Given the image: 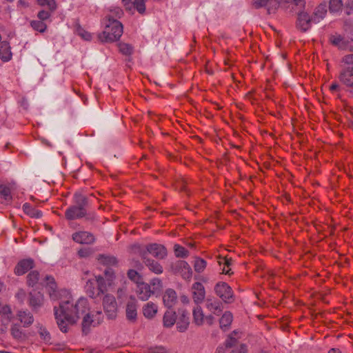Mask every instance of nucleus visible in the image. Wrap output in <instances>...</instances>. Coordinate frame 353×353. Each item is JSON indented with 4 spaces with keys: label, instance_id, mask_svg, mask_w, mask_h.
Instances as JSON below:
<instances>
[{
    "label": "nucleus",
    "instance_id": "nucleus-52",
    "mask_svg": "<svg viewBox=\"0 0 353 353\" xmlns=\"http://www.w3.org/2000/svg\"><path fill=\"white\" fill-rule=\"evenodd\" d=\"M37 17L41 21L48 19L50 17V13L48 11L41 10L39 12Z\"/></svg>",
    "mask_w": 353,
    "mask_h": 353
},
{
    "label": "nucleus",
    "instance_id": "nucleus-14",
    "mask_svg": "<svg viewBox=\"0 0 353 353\" xmlns=\"http://www.w3.org/2000/svg\"><path fill=\"white\" fill-rule=\"evenodd\" d=\"M277 0H252V5L255 8L267 6L269 14L274 13L279 7Z\"/></svg>",
    "mask_w": 353,
    "mask_h": 353
},
{
    "label": "nucleus",
    "instance_id": "nucleus-8",
    "mask_svg": "<svg viewBox=\"0 0 353 353\" xmlns=\"http://www.w3.org/2000/svg\"><path fill=\"white\" fill-rule=\"evenodd\" d=\"M171 270L174 274H179L185 280H190L192 276V269L185 261H177L173 263L171 265Z\"/></svg>",
    "mask_w": 353,
    "mask_h": 353
},
{
    "label": "nucleus",
    "instance_id": "nucleus-20",
    "mask_svg": "<svg viewBox=\"0 0 353 353\" xmlns=\"http://www.w3.org/2000/svg\"><path fill=\"white\" fill-rule=\"evenodd\" d=\"M97 276H93L92 278L88 279L85 285L86 293L91 298H96L101 294L100 293H98V288H95V285H97V281H95V279H97Z\"/></svg>",
    "mask_w": 353,
    "mask_h": 353
},
{
    "label": "nucleus",
    "instance_id": "nucleus-7",
    "mask_svg": "<svg viewBox=\"0 0 353 353\" xmlns=\"http://www.w3.org/2000/svg\"><path fill=\"white\" fill-rule=\"evenodd\" d=\"M215 292L225 303L234 301V293L232 289L225 282L218 283L214 288Z\"/></svg>",
    "mask_w": 353,
    "mask_h": 353
},
{
    "label": "nucleus",
    "instance_id": "nucleus-58",
    "mask_svg": "<svg viewBox=\"0 0 353 353\" xmlns=\"http://www.w3.org/2000/svg\"><path fill=\"white\" fill-rule=\"evenodd\" d=\"M206 320L208 323L211 325L213 323L214 317L212 315H209L206 316Z\"/></svg>",
    "mask_w": 353,
    "mask_h": 353
},
{
    "label": "nucleus",
    "instance_id": "nucleus-29",
    "mask_svg": "<svg viewBox=\"0 0 353 353\" xmlns=\"http://www.w3.org/2000/svg\"><path fill=\"white\" fill-rule=\"evenodd\" d=\"M327 14V7L325 4H320L314 12L313 22L318 23L323 19Z\"/></svg>",
    "mask_w": 353,
    "mask_h": 353
},
{
    "label": "nucleus",
    "instance_id": "nucleus-42",
    "mask_svg": "<svg viewBox=\"0 0 353 353\" xmlns=\"http://www.w3.org/2000/svg\"><path fill=\"white\" fill-rule=\"evenodd\" d=\"M12 314V310L8 305L3 304L0 301V315L2 317L6 316L8 320H10Z\"/></svg>",
    "mask_w": 353,
    "mask_h": 353
},
{
    "label": "nucleus",
    "instance_id": "nucleus-59",
    "mask_svg": "<svg viewBox=\"0 0 353 353\" xmlns=\"http://www.w3.org/2000/svg\"><path fill=\"white\" fill-rule=\"evenodd\" d=\"M338 88H339V85L337 83H332L330 85V90L334 91V90H336Z\"/></svg>",
    "mask_w": 353,
    "mask_h": 353
},
{
    "label": "nucleus",
    "instance_id": "nucleus-47",
    "mask_svg": "<svg viewBox=\"0 0 353 353\" xmlns=\"http://www.w3.org/2000/svg\"><path fill=\"white\" fill-rule=\"evenodd\" d=\"M39 335L41 339L46 342H50L51 337L50 332L45 327H40L39 331Z\"/></svg>",
    "mask_w": 353,
    "mask_h": 353
},
{
    "label": "nucleus",
    "instance_id": "nucleus-3",
    "mask_svg": "<svg viewBox=\"0 0 353 353\" xmlns=\"http://www.w3.org/2000/svg\"><path fill=\"white\" fill-rule=\"evenodd\" d=\"M132 250L134 253L138 254L141 258H145L150 254L158 259H163L168 254L165 247L158 243H150L145 247L134 245L132 246Z\"/></svg>",
    "mask_w": 353,
    "mask_h": 353
},
{
    "label": "nucleus",
    "instance_id": "nucleus-32",
    "mask_svg": "<svg viewBox=\"0 0 353 353\" xmlns=\"http://www.w3.org/2000/svg\"><path fill=\"white\" fill-rule=\"evenodd\" d=\"M99 262L104 265L112 266L117 263V260L114 256L101 254L97 257Z\"/></svg>",
    "mask_w": 353,
    "mask_h": 353
},
{
    "label": "nucleus",
    "instance_id": "nucleus-35",
    "mask_svg": "<svg viewBox=\"0 0 353 353\" xmlns=\"http://www.w3.org/2000/svg\"><path fill=\"white\" fill-rule=\"evenodd\" d=\"M12 199L10 190L5 185H0V203H3Z\"/></svg>",
    "mask_w": 353,
    "mask_h": 353
},
{
    "label": "nucleus",
    "instance_id": "nucleus-38",
    "mask_svg": "<svg viewBox=\"0 0 353 353\" xmlns=\"http://www.w3.org/2000/svg\"><path fill=\"white\" fill-rule=\"evenodd\" d=\"M343 4L341 0H330L329 9L331 12L341 11Z\"/></svg>",
    "mask_w": 353,
    "mask_h": 353
},
{
    "label": "nucleus",
    "instance_id": "nucleus-34",
    "mask_svg": "<svg viewBox=\"0 0 353 353\" xmlns=\"http://www.w3.org/2000/svg\"><path fill=\"white\" fill-rule=\"evenodd\" d=\"M193 318L194 321L196 325H201L203 324L204 321V314L200 306L198 305L193 310Z\"/></svg>",
    "mask_w": 353,
    "mask_h": 353
},
{
    "label": "nucleus",
    "instance_id": "nucleus-16",
    "mask_svg": "<svg viewBox=\"0 0 353 353\" xmlns=\"http://www.w3.org/2000/svg\"><path fill=\"white\" fill-rule=\"evenodd\" d=\"M34 261L31 259L21 260L14 268L17 275H23L34 267Z\"/></svg>",
    "mask_w": 353,
    "mask_h": 353
},
{
    "label": "nucleus",
    "instance_id": "nucleus-45",
    "mask_svg": "<svg viewBox=\"0 0 353 353\" xmlns=\"http://www.w3.org/2000/svg\"><path fill=\"white\" fill-rule=\"evenodd\" d=\"M31 26L34 30L40 32H43L47 28L46 23L41 21H32Z\"/></svg>",
    "mask_w": 353,
    "mask_h": 353
},
{
    "label": "nucleus",
    "instance_id": "nucleus-18",
    "mask_svg": "<svg viewBox=\"0 0 353 353\" xmlns=\"http://www.w3.org/2000/svg\"><path fill=\"white\" fill-rule=\"evenodd\" d=\"M206 308L212 313L219 315L223 310L222 303L216 299H208L205 301Z\"/></svg>",
    "mask_w": 353,
    "mask_h": 353
},
{
    "label": "nucleus",
    "instance_id": "nucleus-43",
    "mask_svg": "<svg viewBox=\"0 0 353 353\" xmlns=\"http://www.w3.org/2000/svg\"><path fill=\"white\" fill-rule=\"evenodd\" d=\"M174 251L176 257H187L188 256V251L183 246L175 244L174 246Z\"/></svg>",
    "mask_w": 353,
    "mask_h": 353
},
{
    "label": "nucleus",
    "instance_id": "nucleus-54",
    "mask_svg": "<svg viewBox=\"0 0 353 353\" xmlns=\"http://www.w3.org/2000/svg\"><path fill=\"white\" fill-rule=\"evenodd\" d=\"M11 333L12 336L16 339H19L21 336V332L15 326L11 328Z\"/></svg>",
    "mask_w": 353,
    "mask_h": 353
},
{
    "label": "nucleus",
    "instance_id": "nucleus-55",
    "mask_svg": "<svg viewBox=\"0 0 353 353\" xmlns=\"http://www.w3.org/2000/svg\"><path fill=\"white\" fill-rule=\"evenodd\" d=\"M247 352V348L245 345L241 344L239 347L236 349L233 350L231 353H246Z\"/></svg>",
    "mask_w": 353,
    "mask_h": 353
},
{
    "label": "nucleus",
    "instance_id": "nucleus-9",
    "mask_svg": "<svg viewBox=\"0 0 353 353\" xmlns=\"http://www.w3.org/2000/svg\"><path fill=\"white\" fill-rule=\"evenodd\" d=\"M103 319L101 312H97L96 314H88L83 319L82 330L85 334L89 332L91 326L95 327L99 325Z\"/></svg>",
    "mask_w": 353,
    "mask_h": 353
},
{
    "label": "nucleus",
    "instance_id": "nucleus-12",
    "mask_svg": "<svg viewBox=\"0 0 353 353\" xmlns=\"http://www.w3.org/2000/svg\"><path fill=\"white\" fill-rule=\"evenodd\" d=\"M126 319L132 322H134L137 318V304L136 299L132 296L127 301L125 307Z\"/></svg>",
    "mask_w": 353,
    "mask_h": 353
},
{
    "label": "nucleus",
    "instance_id": "nucleus-6",
    "mask_svg": "<svg viewBox=\"0 0 353 353\" xmlns=\"http://www.w3.org/2000/svg\"><path fill=\"white\" fill-rule=\"evenodd\" d=\"M103 310L110 319H115L118 313V305L115 297L110 294H105L102 299Z\"/></svg>",
    "mask_w": 353,
    "mask_h": 353
},
{
    "label": "nucleus",
    "instance_id": "nucleus-1",
    "mask_svg": "<svg viewBox=\"0 0 353 353\" xmlns=\"http://www.w3.org/2000/svg\"><path fill=\"white\" fill-rule=\"evenodd\" d=\"M46 282L51 299L60 300L59 307H54V316L61 331L67 332L68 325L75 323L79 319L80 314L88 310V301L81 298L74 304L72 298L67 290L57 291V284L53 277L46 276Z\"/></svg>",
    "mask_w": 353,
    "mask_h": 353
},
{
    "label": "nucleus",
    "instance_id": "nucleus-25",
    "mask_svg": "<svg viewBox=\"0 0 353 353\" xmlns=\"http://www.w3.org/2000/svg\"><path fill=\"white\" fill-rule=\"evenodd\" d=\"M158 311V307L152 302H148L143 307V314L147 319H152Z\"/></svg>",
    "mask_w": 353,
    "mask_h": 353
},
{
    "label": "nucleus",
    "instance_id": "nucleus-41",
    "mask_svg": "<svg viewBox=\"0 0 353 353\" xmlns=\"http://www.w3.org/2000/svg\"><path fill=\"white\" fill-rule=\"evenodd\" d=\"M108 285H114L115 281V273L111 268H107L103 276Z\"/></svg>",
    "mask_w": 353,
    "mask_h": 353
},
{
    "label": "nucleus",
    "instance_id": "nucleus-46",
    "mask_svg": "<svg viewBox=\"0 0 353 353\" xmlns=\"http://www.w3.org/2000/svg\"><path fill=\"white\" fill-rule=\"evenodd\" d=\"M123 14V12L120 8H114L110 10V13L107 14V16H112V18L117 19V20L120 19Z\"/></svg>",
    "mask_w": 353,
    "mask_h": 353
},
{
    "label": "nucleus",
    "instance_id": "nucleus-62",
    "mask_svg": "<svg viewBox=\"0 0 353 353\" xmlns=\"http://www.w3.org/2000/svg\"><path fill=\"white\" fill-rule=\"evenodd\" d=\"M3 288V284L0 283V292H1Z\"/></svg>",
    "mask_w": 353,
    "mask_h": 353
},
{
    "label": "nucleus",
    "instance_id": "nucleus-63",
    "mask_svg": "<svg viewBox=\"0 0 353 353\" xmlns=\"http://www.w3.org/2000/svg\"><path fill=\"white\" fill-rule=\"evenodd\" d=\"M0 353H10V352H6V351H0Z\"/></svg>",
    "mask_w": 353,
    "mask_h": 353
},
{
    "label": "nucleus",
    "instance_id": "nucleus-31",
    "mask_svg": "<svg viewBox=\"0 0 353 353\" xmlns=\"http://www.w3.org/2000/svg\"><path fill=\"white\" fill-rule=\"evenodd\" d=\"M176 323V313L172 310H168L163 316V325L170 327Z\"/></svg>",
    "mask_w": 353,
    "mask_h": 353
},
{
    "label": "nucleus",
    "instance_id": "nucleus-5",
    "mask_svg": "<svg viewBox=\"0 0 353 353\" xmlns=\"http://www.w3.org/2000/svg\"><path fill=\"white\" fill-rule=\"evenodd\" d=\"M340 81L346 87L353 88V54H347L341 61Z\"/></svg>",
    "mask_w": 353,
    "mask_h": 353
},
{
    "label": "nucleus",
    "instance_id": "nucleus-39",
    "mask_svg": "<svg viewBox=\"0 0 353 353\" xmlns=\"http://www.w3.org/2000/svg\"><path fill=\"white\" fill-rule=\"evenodd\" d=\"M207 265L206 261L201 258H196L194 263V270L198 272L201 273L204 271Z\"/></svg>",
    "mask_w": 353,
    "mask_h": 353
},
{
    "label": "nucleus",
    "instance_id": "nucleus-23",
    "mask_svg": "<svg viewBox=\"0 0 353 353\" xmlns=\"http://www.w3.org/2000/svg\"><path fill=\"white\" fill-rule=\"evenodd\" d=\"M12 54L11 48L8 42L2 41L0 43V59L3 62H7L11 60Z\"/></svg>",
    "mask_w": 353,
    "mask_h": 353
},
{
    "label": "nucleus",
    "instance_id": "nucleus-26",
    "mask_svg": "<svg viewBox=\"0 0 353 353\" xmlns=\"http://www.w3.org/2000/svg\"><path fill=\"white\" fill-rule=\"evenodd\" d=\"M218 263L220 265V266H222L221 268L222 274L231 275L233 273L230 268L232 263V259L230 258L228 259L226 257H219Z\"/></svg>",
    "mask_w": 353,
    "mask_h": 353
},
{
    "label": "nucleus",
    "instance_id": "nucleus-21",
    "mask_svg": "<svg viewBox=\"0 0 353 353\" xmlns=\"http://www.w3.org/2000/svg\"><path fill=\"white\" fill-rule=\"evenodd\" d=\"M177 296L172 289H167L163 296L164 305L168 307H172L176 302Z\"/></svg>",
    "mask_w": 353,
    "mask_h": 353
},
{
    "label": "nucleus",
    "instance_id": "nucleus-61",
    "mask_svg": "<svg viewBox=\"0 0 353 353\" xmlns=\"http://www.w3.org/2000/svg\"><path fill=\"white\" fill-rule=\"evenodd\" d=\"M181 301L183 303H187L188 301V298L185 296L181 297Z\"/></svg>",
    "mask_w": 353,
    "mask_h": 353
},
{
    "label": "nucleus",
    "instance_id": "nucleus-37",
    "mask_svg": "<svg viewBox=\"0 0 353 353\" xmlns=\"http://www.w3.org/2000/svg\"><path fill=\"white\" fill-rule=\"evenodd\" d=\"M118 47L119 52L125 56H130L134 52V48L130 44L126 43H119Z\"/></svg>",
    "mask_w": 353,
    "mask_h": 353
},
{
    "label": "nucleus",
    "instance_id": "nucleus-19",
    "mask_svg": "<svg viewBox=\"0 0 353 353\" xmlns=\"http://www.w3.org/2000/svg\"><path fill=\"white\" fill-rule=\"evenodd\" d=\"M137 294L139 299L146 301L150 297L152 292L149 284L141 283L137 285Z\"/></svg>",
    "mask_w": 353,
    "mask_h": 353
},
{
    "label": "nucleus",
    "instance_id": "nucleus-50",
    "mask_svg": "<svg viewBox=\"0 0 353 353\" xmlns=\"http://www.w3.org/2000/svg\"><path fill=\"white\" fill-rule=\"evenodd\" d=\"M128 276L130 279L137 281L139 279V275L138 272L134 270H130L128 272Z\"/></svg>",
    "mask_w": 353,
    "mask_h": 353
},
{
    "label": "nucleus",
    "instance_id": "nucleus-33",
    "mask_svg": "<svg viewBox=\"0 0 353 353\" xmlns=\"http://www.w3.org/2000/svg\"><path fill=\"white\" fill-rule=\"evenodd\" d=\"M30 305L34 309H36L42 305L43 301V296L42 294L37 293V294L33 295L32 293H30Z\"/></svg>",
    "mask_w": 353,
    "mask_h": 353
},
{
    "label": "nucleus",
    "instance_id": "nucleus-4",
    "mask_svg": "<svg viewBox=\"0 0 353 353\" xmlns=\"http://www.w3.org/2000/svg\"><path fill=\"white\" fill-rule=\"evenodd\" d=\"M75 205L69 207L65 212L68 220L79 219L86 215V198L81 194H75Z\"/></svg>",
    "mask_w": 353,
    "mask_h": 353
},
{
    "label": "nucleus",
    "instance_id": "nucleus-36",
    "mask_svg": "<svg viewBox=\"0 0 353 353\" xmlns=\"http://www.w3.org/2000/svg\"><path fill=\"white\" fill-rule=\"evenodd\" d=\"M189 325V317L183 314L181 318L176 322V328L181 332H185Z\"/></svg>",
    "mask_w": 353,
    "mask_h": 353
},
{
    "label": "nucleus",
    "instance_id": "nucleus-44",
    "mask_svg": "<svg viewBox=\"0 0 353 353\" xmlns=\"http://www.w3.org/2000/svg\"><path fill=\"white\" fill-rule=\"evenodd\" d=\"M37 3L41 6H47L51 11L57 8L55 0H37Z\"/></svg>",
    "mask_w": 353,
    "mask_h": 353
},
{
    "label": "nucleus",
    "instance_id": "nucleus-48",
    "mask_svg": "<svg viewBox=\"0 0 353 353\" xmlns=\"http://www.w3.org/2000/svg\"><path fill=\"white\" fill-rule=\"evenodd\" d=\"M233 334H236V332H233L231 335L229 336L228 339L225 341V346L227 347H232L236 344V339L232 336Z\"/></svg>",
    "mask_w": 353,
    "mask_h": 353
},
{
    "label": "nucleus",
    "instance_id": "nucleus-24",
    "mask_svg": "<svg viewBox=\"0 0 353 353\" xmlns=\"http://www.w3.org/2000/svg\"><path fill=\"white\" fill-rule=\"evenodd\" d=\"M17 316L25 327L30 326L34 321L33 316L30 312L19 311Z\"/></svg>",
    "mask_w": 353,
    "mask_h": 353
},
{
    "label": "nucleus",
    "instance_id": "nucleus-56",
    "mask_svg": "<svg viewBox=\"0 0 353 353\" xmlns=\"http://www.w3.org/2000/svg\"><path fill=\"white\" fill-rule=\"evenodd\" d=\"M285 2L290 4H294L296 6L303 5V0H285Z\"/></svg>",
    "mask_w": 353,
    "mask_h": 353
},
{
    "label": "nucleus",
    "instance_id": "nucleus-28",
    "mask_svg": "<svg viewBox=\"0 0 353 353\" xmlns=\"http://www.w3.org/2000/svg\"><path fill=\"white\" fill-rule=\"evenodd\" d=\"M233 321V315L230 312H225L219 320L220 327L222 330H226L230 326Z\"/></svg>",
    "mask_w": 353,
    "mask_h": 353
},
{
    "label": "nucleus",
    "instance_id": "nucleus-51",
    "mask_svg": "<svg viewBox=\"0 0 353 353\" xmlns=\"http://www.w3.org/2000/svg\"><path fill=\"white\" fill-rule=\"evenodd\" d=\"M78 34L86 41H89L92 39L90 33L83 29H79L78 30Z\"/></svg>",
    "mask_w": 353,
    "mask_h": 353
},
{
    "label": "nucleus",
    "instance_id": "nucleus-15",
    "mask_svg": "<svg viewBox=\"0 0 353 353\" xmlns=\"http://www.w3.org/2000/svg\"><path fill=\"white\" fill-rule=\"evenodd\" d=\"M192 297L196 303H201L205 299V292L203 285L200 282L194 283L192 286Z\"/></svg>",
    "mask_w": 353,
    "mask_h": 353
},
{
    "label": "nucleus",
    "instance_id": "nucleus-22",
    "mask_svg": "<svg viewBox=\"0 0 353 353\" xmlns=\"http://www.w3.org/2000/svg\"><path fill=\"white\" fill-rule=\"evenodd\" d=\"M145 265L148 268V269L157 274H160L163 272V269L162 265L157 261L145 256V258H141Z\"/></svg>",
    "mask_w": 353,
    "mask_h": 353
},
{
    "label": "nucleus",
    "instance_id": "nucleus-10",
    "mask_svg": "<svg viewBox=\"0 0 353 353\" xmlns=\"http://www.w3.org/2000/svg\"><path fill=\"white\" fill-rule=\"evenodd\" d=\"M72 240L79 244H92L95 242L94 234L88 231H79L72 234Z\"/></svg>",
    "mask_w": 353,
    "mask_h": 353
},
{
    "label": "nucleus",
    "instance_id": "nucleus-49",
    "mask_svg": "<svg viewBox=\"0 0 353 353\" xmlns=\"http://www.w3.org/2000/svg\"><path fill=\"white\" fill-rule=\"evenodd\" d=\"M345 12L347 15L353 12V0H347L345 4Z\"/></svg>",
    "mask_w": 353,
    "mask_h": 353
},
{
    "label": "nucleus",
    "instance_id": "nucleus-30",
    "mask_svg": "<svg viewBox=\"0 0 353 353\" xmlns=\"http://www.w3.org/2000/svg\"><path fill=\"white\" fill-rule=\"evenodd\" d=\"M97 285L98 287V293L104 294L108 290V288L113 285H108L105 278L103 276L99 275L97 276Z\"/></svg>",
    "mask_w": 353,
    "mask_h": 353
},
{
    "label": "nucleus",
    "instance_id": "nucleus-60",
    "mask_svg": "<svg viewBox=\"0 0 353 353\" xmlns=\"http://www.w3.org/2000/svg\"><path fill=\"white\" fill-rule=\"evenodd\" d=\"M328 353H341L339 349L332 348L328 351Z\"/></svg>",
    "mask_w": 353,
    "mask_h": 353
},
{
    "label": "nucleus",
    "instance_id": "nucleus-27",
    "mask_svg": "<svg viewBox=\"0 0 353 353\" xmlns=\"http://www.w3.org/2000/svg\"><path fill=\"white\" fill-rule=\"evenodd\" d=\"M23 210L27 215L32 218L39 219L42 216V212L34 208L30 203H25L23 205Z\"/></svg>",
    "mask_w": 353,
    "mask_h": 353
},
{
    "label": "nucleus",
    "instance_id": "nucleus-57",
    "mask_svg": "<svg viewBox=\"0 0 353 353\" xmlns=\"http://www.w3.org/2000/svg\"><path fill=\"white\" fill-rule=\"evenodd\" d=\"M151 283L152 285L155 286L157 285V287H161V281L160 279H154L152 281H151Z\"/></svg>",
    "mask_w": 353,
    "mask_h": 353
},
{
    "label": "nucleus",
    "instance_id": "nucleus-40",
    "mask_svg": "<svg viewBox=\"0 0 353 353\" xmlns=\"http://www.w3.org/2000/svg\"><path fill=\"white\" fill-rule=\"evenodd\" d=\"M39 273L36 271L33 270L31 271L27 276V283L30 286H34L36 285L39 281Z\"/></svg>",
    "mask_w": 353,
    "mask_h": 353
},
{
    "label": "nucleus",
    "instance_id": "nucleus-53",
    "mask_svg": "<svg viewBox=\"0 0 353 353\" xmlns=\"http://www.w3.org/2000/svg\"><path fill=\"white\" fill-rule=\"evenodd\" d=\"M91 254V250L87 248H82L78 251V255L81 258L88 257Z\"/></svg>",
    "mask_w": 353,
    "mask_h": 353
},
{
    "label": "nucleus",
    "instance_id": "nucleus-17",
    "mask_svg": "<svg viewBox=\"0 0 353 353\" xmlns=\"http://www.w3.org/2000/svg\"><path fill=\"white\" fill-rule=\"evenodd\" d=\"M123 3L127 10L134 8L140 14L145 11V0H123Z\"/></svg>",
    "mask_w": 353,
    "mask_h": 353
},
{
    "label": "nucleus",
    "instance_id": "nucleus-13",
    "mask_svg": "<svg viewBox=\"0 0 353 353\" xmlns=\"http://www.w3.org/2000/svg\"><path fill=\"white\" fill-rule=\"evenodd\" d=\"M313 22V18H311L309 14L301 12L298 14L296 20V28L302 32H305L311 27Z\"/></svg>",
    "mask_w": 353,
    "mask_h": 353
},
{
    "label": "nucleus",
    "instance_id": "nucleus-64",
    "mask_svg": "<svg viewBox=\"0 0 353 353\" xmlns=\"http://www.w3.org/2000/svg\"><path fill=\"white\" fill-rule=\"evenodd\" d=\"M350 51L353 52V46L350 47Z\"/></svg>",
    "mask_w": 353,
    "mask_h": 353
},
{
    "label": "nucleus",
    "instance_id": "nucleus-11",
    "mask_svg": "<svg viewBox=\"0 0 353 353\" xmlns=\"http://www.w3.org/2000/svg\"><path fill=\"white\" fill-rule=\"evenodd\" d=\"M329 42L339 50H346L350 46V41L344 36L334 32L329 36Z\"/></svg>",
    "mask_w": 353,
    "mask_h": 353
},
{
    "label": "nucleus",
    "instance_id": "nucleus-2",
    "mask_svg": "<svg viewBox=\"0 0 353 353\" xmlns=\"http://www.w3.org/2000/svg\"><path fill=\"white\" fill-rule=\"evenodd\" d=\"M104 30L99 38L102 42L112 43L119 39L123 34L122 23L112 16H106L103 19Z\"/></svg>",
    "mask_w": 353,
    "mask_h": 353
}]
</instances>
